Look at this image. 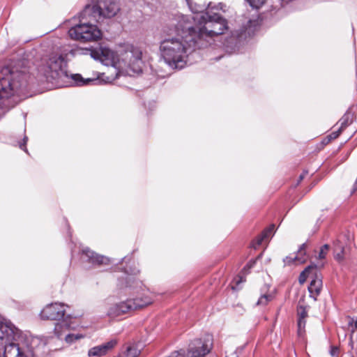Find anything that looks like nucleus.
Returning <instances> with one entry per match:
<instances>
[{"instance_id":"f257e3e1","label":"nucleus","mask_w":357,"mask_h":357,"mask_svg":"<svg viewBox=\"0 0 357 357\" xmlns=\"http://www.w3.org/2000/svg\"><path fill=\"white\" fill-rule=\"evenodd\" d=\"M66 61L63 54H52L42 60L35 77L31 67L22 63L12 68L3 67L0 70V100L13 96H26L35 79L39 82H52L64 74Z\"/></svg>"},{"instance_id":"7ed1b4c3","label":"nucleus","mask_w":357,"mask_h":357,"mask_svg":"<svg viewBox=\"0 0 357 357\" xmlns=\"http://www.w3.org/2000/svg\"><path fill=\"white\" fill-rule=\"evenodd\" d=\"M225 5L222 3L214 6L209 3L205 13L192 17L184 15L185 21H183V27L192 30V35L202 48L208 47L215 36L224 33L228 29L227 20L214 12V10L225 11Z\"/></svg>"},{"instance_id":"6e6552de","label":"nucleus","mask_w":357,"mask_h":357,"mask_svg":"<svg viewBox=\"0 0 357 357\" xmlns=\"http://www.w3.org/2000/svg\"><path fill=\"white\" fill-rule=\"evenodd\" d=\"M307 278L311 280L308 287L309 292L311 296L316 299L322 287V276L316 265H310L306 267L301 273L298 282L300 284H303Z\"/></svg>"},{"instance_id":"f03ea898","label":"nucleus","mask_w":357,"mask_h":357,"mask_svg":"<svg viewBox=\"0 0 357 357\" xmlns=\"http://www.w3.org/2000/svg\"><path fill=\"white\" fill-rule=\"evenodd\" d=\"M185 20L183 15L179 16L175 24L176 36L168 34L160 44L162 58L173 69L183 68L188 54L202 48L192 30L183 27Z\"/></svg>"},{"instance_id":"423d86ee","label":"nucleus","mask_w":357,"mask_h":357,"mask_svg":"<svg viewBox=\"0 0 357 357\" xmlns=\"http://www.w3.org/2000/svg\"><path fill=\"white\" fill-rule=\"evenodd\" d=\"M153 297L151 296H144L141 298L128 299L126 301L121 302L111 305L107 314L110 318H115L126 313L141 309L153 303Z\"/></svg>"},{"instance_id":"a878e982","label":"nucleus","mask_w":357,"mask_h":357,"mask_svg":"<svg viewBox=\"0 0 357 357\" xmlns=\"http://www.w3.org/2000/svg\"><path fill=\"white\" fill-rule=\"evenodd\" d=\"M349 116H350L349 114H346L340 119V122H341L340 129L344 128L349 123Z\"/></svg>"},{"instance_id":"f704fd0d","label":"nucleus","mask_w":357,"mask_h":357,"mask_svg":"<svg viewBox=\"0 0 357 357\" xmlns=\"http://www.w3.org/2000/svg\"><path fill=\"white\" fill-rule=\"evenodd\" d=\"M0 357H2V349H0Z\"/></svg>"},{"instance_id":"0eeeda50","label":"nucleus","mask_w":357,"mask_h":357,"mask_svg":"<svg viewBox=\"0 0 357 357\" xmlns=\"http://www.w3.org/2000/svg\"><path fill=\"white\" fill-rule=\"evenodd\" d=\"M70 38L81 42L96 41L101 38V31L96 25L90 23H80L68 31Z\"/></svg>"},{"instance_id":"4468645a","label":"nucleus","mask_w":357,"mask_h":357,"mask_svg":"<svg viewBox=\"0 0 357 357\" xmlns=\"http://www.w3.org/2000/svg\"><path fill=\"white\" fill-rule=\"evenodd\" d=\"M68 317L63 319L61 321L57 322L54 326V333L58 337H60L63 330L73 328L68 321Z\"/></svg>"},{"instance_id":"39448f33","label":"nucleus","mask_w":357,"mask_h":357,"mask_svg":"<svg viewBox=\"0 0 357 357\" xmlns=\"http://www.w3.org/2000/svg\"><path fill=\"white\" fill-rule=\"evenodd\" d=\"M120 10L119 0H98L96 5H86L81 13L82 19L93 17L96 21L98 17L112 18Z\"/></svg>"},{"instance_id":"2eb2a0df","label":"nucleus","mask_w":357,"mask_h":357,"mask_svg":"<svg viewBox=\"0 0 357 357\" xmlns=\"http://www.w3.org/2000/svg\"><path fill=\"white\" fill-rule=\"evenodd\" d=\"M274 230H275L274 225H271L265 229L261 232V234L256 238V239H255L256 245H257V246L260 245L265 239L271 236L273 233L274 232Z\"/></svg>"},{"instance_id":"e433bc0d","label":"nucleus","mask_w":357,"mask_h":357,"mask_svg":"<svg viewBox=\"0 0 357 357\" xmlns=\"http://www.w3.org/2000/svg\"><path fill=\"white\" fill-rule=\"evenodd\" d=\"M171 356H172V354L169 357H170Z\"/></svg>"},{"instance_id":"72a5a7b5","label":"nucleus","mask_w":357,"mask_h":357,"mask_svg":"<svg viewBox=\"0 0 357 357\" xmlns=\"http://www.w3.org/2000/svg\"><path fill=\"white\" fill-rule=\"evenodd\" d=\"M186 1H187V3H188V6H189L190 7H191V0H186Z\"/></svg>"},{"instance_id":"f3484780","label":"nucleus","mask_w":357,"mask_h":357,"mask_svg":"<svg viewBox=\"0 0 357 357\" xmlns=\"http://www.w3.org/2000/svg\"><path fill=\"white\" fill-rule=\"evenodd\" d=\"M306 247V243H303L301 245L296 255L294 257V259H296V262L298 264H303L307 261V257L306 255L305 251Z\"/></svg>"},{"instance_id":"aec40b11","label":"nucleus","mask_w":357,"mask_h":357,"mask_svg":"<svg viewBox=\"0 0 357 357\" xmlns=\"http://www.w3.org/2000/svg\"><path fill=\"white\" fill-rule=\"evenodd\" d=\"M273 299V295L271 294H262L257 302V305L265 306Z\"/></svg>"},{"instance_id":"7c9ffc66","label":"nucleus","mask_w":357,"mask_h":357,"mask_svg":"<svg viewBox=\"0 0 357 357\" xmlns=\"http://www.w3.org/2000/svg\"><path fill=\"white\" fill-rule=\"evenodd\" d=\"M244 281H245V279H243V277H238V278L234 280V282H235L236 286H238L241 282H243Z\"/></svg>"},{"instance_id":"9d476101","label":"nucleus","mask_w":357,"mask_h":357,"mask_svg":"<svg viewBox=\"0 0 357 357\" xmlns=\"http://www.w3.org/2000/svg\"><path fill=\"white\" fill-rule=\"evenodd\" d=\"M257 24L256 21L248 20L245 26L233 31L231 36V43L236 44L247 37H250L256 30Z\"/></svg>"},{"instance_id":"6ab92c4d","label":"nucleus","mask_w":357,"mask_h":357,"mask_svg":"<svg viewBox=\"0 0 357 357\" xmlns=\"http://www.w3.org/2000/svg\"><path fill=\"white\" fill-rule=\"evenodd\" d=\"M139 354V351L137 349L134 347H128L118 357H137Z\"/></svg>"},{"instance_id":"c756f323","label":"nucleus","mask_w":357,"mask_h":357,"mask_svg":"<svg viewBox=\"0 0 357 357\" xmlns=\"http://www.w3.org/2000/svg\"><path fill=\"white\" fill-rule=\"evenodd\" d=\"M27 139H28V137H24V139H23V143H21L20 144V147L21 149L25 151L26 152L27 151L26 149V143L27 142Z\"/></svg>"},{"instance_id":"4be33fe9","label":"nucleus","mask_w":357,"mask_h":357,"mask_svg":"<svg viewBox=\"0 0 357 357\" xmlns=\"http://www.w3.org/2000/svg\"><path fill=\"white\" fill-rule=\"evenodd\" d=\"M298 319H304L307 317V310L306 307L298 305L297 307Z\"/></svg>"},{"instance_id":"b1692460","label":"nucleus","mask_w":357,"mask_h":357,"mask_svg":"<svg viewBox=\"0 0 357 357\" xmlns=\"http://www.w3.org/2000/svg\"><path fill=\"white\" fill-rule=\"evenodd\" d=\"M328 250H329V245L328 244H325L324 245L321 249H320V251L319 252V256H318V258L319 259H323L326 257L328 252Z\"/></svg>"},{"instance_id":"f8f14e48","label":"nucleus","mask_w":357,"mask_h":357,"mask_svg":"<svg viewBox=\"0 0 357 357\" xmlns=\"http://www.w3.org/2000/svg\"><path fill=\"white\" fill-rule=\"evenodd\" d=\"M82 254L86 257L87 261L92 264L101 265L107 264L109 263L108 258L96 253L88 248L82 250Z\"/></svg>"},{"instance_id":"ddd939ff","label":"nucleus","mask_w":357,"mask_h":357,"mask_svg":"<svg viewBox=\"0 0 357 357\" xmlns=\"http://www.w3.org/2000/svg\"><path fill=\"white\" fill-rule=\"evenodd\" d=\"M198 342V347H190L187 357H204L211 351V346L206 343H201L199 340Z\"/></svg>"},{"instance_id":"a211bd4d","label":"nucleus","mask_w":357,"mask_h":357,"mask_svg":"<svg viewBox=\"0 0 357 357\" xmlns=\"http://www.w3.org/2000/svg\"><path fill=\"white\" fill-rule=\"evenodd\" d=\"M142 282L140 280H137L132 275H128L126 278V287L130 288H142Z\"/></svg>"},{"instance_id":"20e7f679","label":"nucleus","mask_w":357,"mask_h":357,"mask_svg":"<svg viewBox=\"0 0 357 357\" xmlns=\"http://www.w3.org/2000/svg\"><path fill=\"white\" fill-rule=\"evenodd\" d=\"M87 51L93 59L100 61L105 66H115L119 61V57L121 56V59L130 71L137 74L142 71V52L139 47L131 44L122 45L119 50V54L109 48L102 46Z\"/></svg>"},{"instance_id":"393cba45","label":"nucleus","mask_w":357,"mask_h":357,"mask_svg":"<svg viewBox=\"0 0 357 357\" xmlns=\"http://www.w3.org/2000/svg\"><path fill=\"white\" fill-rule=\"evenodd\" d=\"M339 251L337 252V248H336L335 251V259L338 261H342L344 259L343 253H344V248L342 246H340L338 248Z\"/></svg>"},{"instance_id":"1a4fd4ad","label":"nucleus","mask_w":357,"mask_h":357,"mask_svg":"<svg viewBox=\"0 0 357 357\" xmlns=\"http://www.w3.org/2000/svg\"><path fill=\"white\" fill-rule=\"evenodd\" d=\"M64 304L54 303L47 305L41 311L40 317L44 320H58L64 318Z\"/></svg>"},{"instance_id":"bb28decb","label":"nucleus","mask_w":357,"mask_h":357,"mask_svg":"<svg viewBox=\"0 0 357 357\" xmlns=\"http://www.w3.org/2000/svg\"><path fill=\"white\" fill-rule=\"evenodd\" d=\"M339 352H340V349L337 347H336V346L331 347L329 353L332 357H338Z\"/></svg>"},{"instance_id":"cd10ccee","label":"nucleus","mask_w":357,"mask_h":357,"mask_svg":"<svg viewBox=\"0 0 357 357\" xmlns=\"http://www.w3.org/2000/svg\"><path fill=\"white\" fill-rule=\"evenodd\" d=\"M170 357H184V351L182 350L179 351H174L172 353V356Z\"/></svg>"},{"instance_id":"473e14b6","label":"nucleus","mask_w":357,"mask_h":357,"mask_svg":"<svg viewBox=\"0 0 357 357\" xmlns=\"http://www.w3.org/2000/svg\"><path fill=\"white\" fill-rule=\"evenodd\" d=\"M342 129L340 128L339 131L337 132H333L332 135H333V138H336L338 135H339V132H340Z\"/></svg>"},{"instance_id":"412c9836","label":"nucleus","mask_w":357,"mask_h":357,"mask_svg":"<svg viewBox=\"0 0 357 357\" xmlns=\"http://www.w3.org/2000/svg\"><path fill=\"white\" fill-rule=\"evenodd\" d=\"M84 337V336L83 335L79 334V333H77V334L70 333L66 336L65 340L67 343L71 344L78 340L83 338Z\"/></svg>"},{"instance_id":"5701e85b","label":"nucleus","mask_w":357,"mask_h":357,"mask_svg":"<svg viewBox=\"0 0 357 357\" xmlns=\"http://www.w3.org/2000/svg\"><path fill=\"white\" fill-rule=\"evenodd\" d=\"M306 318L298 319V334L301 336L305 332Z\"/></svg>"},{"instance_id":"c85d7f7f","label":"nucleus","mask_w":357,"mask_h":357,"mask_svg":"<svg viewBox=\"0 0 357 357\" xmlns=\"http://www.w3.org/2000/svg\"><path fill=\"white\" fill-rule=\"evenodd\" d=\"M294 261H296V259H294V257H287L285 259H284V262L287 265L291 264Z\"/></svg>"},{"instance_id":"dca6fc26","label":"nucleus","mask_w":357,"mask_h":357,"mask_svg":"<svg viewBox=\"0 0 357 357\" xmlns=\"http://www.w3.org/2000/svg\"><path fill=\"white\" fill-rule=\"evenodd\" d=\"M71 77L77 86L89 85L92 82H97V80L94 79H91V78L84 79L79 74L73 75L71 76Z\"/></svg>"},{"instance_id":"2f4dec72","label":"nucleus","mask_w":357,"mask_h":357,"mask_svg":"<svg viewBox=\"0 0 357 357\" xmlns=\"http://www.w3.org/2000/svg\"><path fill=\"white\" fill-rule=\"evenodd\" d=\"M307 171H304L299 176L298 184L305 178V174H307Z\"/></svg>"},{"instance_id":"c9c22d12","label":"nucleus","mask_w":357,"mask_h":357,"mask_svg":"<svg viewBox=\"0 0 357 357\" xmlns=\"http://www.w3.org/2000/svg\"><path fill=\"white\" fill-rule=\"evenodd\" d=\"M252 266V264H248L247 266L250 268H251V266Z\"/></svg>"},{"instance_id":"9b49d317","label":"nucleus","mask_w":357,"mask_h":357,"mask_svg":"<svg viewBox=\"0 0 357 357\" xmlns=\"http://www.w3.org/2000/svg\"><path fill=\"white\" fill-rule=\"evenodd\" d=\"M116 344V340H111L101 345H98L90 349L88 351L89 357H100L105 355L109 350H111Z\"/></svg>"}]
</instances>
